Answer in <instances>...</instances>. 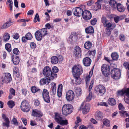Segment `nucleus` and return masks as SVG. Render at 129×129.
<instances>
[{"instance_id": "nucleus-56", "label": "nucleus", "mask_w": 129, "mask_h": 129, "mask_svg": "<svg viewBox=\"0 0 129 129\" xmlns=\"http://www.w3.org/2000/svg\"><path fill=\"white\" fill-rule=\"evenodd\" d=\"M104 59L106 61L108 62L111 64H112L113 62V60H110L109 59V58L107 57H105L104 58Z\"/></svg>"}, {"instance_id": "nucleus-22", "label": "nucleus", "mask_w": 129, "mask_h": 129, "mask_svg": "<svg viewBox=\"0 0 129 129\" xmlns=\"http://www.w3.org/2000/svg\"><path fill=\"white\" fill-rule=\"evenodd\" d=\"M12 60L14 65L17 64L19 63L20 60L19 56H16L14 57V55H12L11 56Z\"/></svg>"}, {"instance_id": "nucleus-50", "label": "nucleus", "mask_w": 129, "mask_h": 129, "mask_svg": "<svg viewBox=\"0 0 129 129\" xmlns=\"http://www.w3.org/2000/svg\"><path fill=\"white\" fill-rule=\"evenodd\" d=\"M97 19L96 18H94L92 19L91 21V23L93 25H95L97 21Z\"/></svg>"}, {"instance_id": "nucleus-7", "label": "nucleus", "mask_w": 129, "mask_h": 129, "mask_svg": "<svg viewBox=\"0 0 129 129\" xmlns=\"http://www.w3.org/2000/svg\"><path fill=\"white\" fill-rule=\"evenodd\" d=\"M109 4L113 9H114L117 8L119 11L121 12V4H117V2L114 0H110Z\"/></svg>"}, {"instance_id": "nucleus-60", "label": "nucleus", "mask_w": 129, "mask_h": 129, "mask_svg": "<svg viewBox=\"0 0 129 129\" xmlns=\"http://www.w3.org/2000/svg\"><path fill=\"white\" fill-rule=\"evenodd\" d=\"M88 53L90 55H92L93 56H94L95 55V50H94L93 51H88Z\"/></svg>"}, {"instance_id": "nucleus-27", "label": "nucleus", "mask_w": 129, "mask_h": 129, "mask_svg": "<svg viewBox=\"0 0 129 129\" xmlns=\"http://www.w3.org/2000/svg\"><path fill=\"white\" fill-rule=\"evenodd\" d=\"M51 91H52V93L55 94L56 91V84L54 82H52L51 83Z\"/></svg>"}, {"instance_id": "nucleus-47", "label": "nucleus", "mask_w": 129, "mask_h": 129, "mask_svg": "<svg viewBox=\"0 0 129 129\" xmlns=\"http://www.w3.org/2000/svg\"><path fill=\"white\" fill-rule=\"evenodd\" d=\"M42 96L49 95V92L47 89H43L42 93Z\"/></svg>"}, {"instance_id": "nucleus-10", "label": "nucleus", "mask_w": 129, "mask_h": 129, "mask_svg": "<svg viewBox=\"0 0 129 129\" xmlns=\"http://www.w3.org/2000/svg\"><path fill=\"white\" fill-rule=\"evenodd\" d=\"M94 91L97 93L103 94L106 91L105 87L102 85H99L96 86L94 89Z\"/></svg>"}, {"instance_id": "nucleus-42", "label": "nucleus", "mask_w": 129, "mask_h": 129, "mask_svg": "<svg viewBox=\"0 0 129 129\" xmlns=\"http://www.w3.org/2000/svg\"><path fill=\"white\" fill-rule=\"evenodd\" d=\"M111 23L110 22H108L106 24L104 25V27H107L106 29H113L112 28Z\"/></svg>"}, {"instance_id": "nucleus-13", "label": "nucleus", "mask_w": 129, "mask_h": 129, "mask_svg": "<svg viewBox=\"0 0 129 129\" xmlns=\"http://www.w3.org/2000/svg\"><path fill=\"white\" fill-rule=\"evenodd\" d=\"M73 52L74 56L78 58L81 55V50L80 48L78 46H76L74 48Z\"/></svg>"}, {"instance_id": "nucleus-46", "label": "nucleus", "mask_w": 129, "mask_h": 129, "mask_svg": "<svg viewBox=\"0 0 129 129\" xmlns=\"http://www.w3.org/2000/svg\"><path fill=\"white\" fill-rule=\"evenodd\" d=\"M75 92L76 96H79L81 95V90L79 89H77L75 90Z\"/></svg>"}, {"instance_id": "nucleus-26", "label": "nucleus", "mask_w": 129, "mask_h": 129, "mask_svg": "<svg viewBox=\"0 0 129 129\" xmlns=\"http://www.w3.org/2000/svg\"><path fill=\"white\" fill-rule=\"evenodd\" d=\"M92 45V44L91 42L88 41L85 43L84 47L86 49L88 50L91 47Z\"/></svg>"}, {"instance_id": "nucleus-25", "label": "nucleus", "mask_w": 129, "mask_h": 129, "mask_svg": "<svg viewBox=\"0 0 129 129\" xmlns=\"http://www.w3.org/2000/svg\"><path fill=\"white\" fill-rule=\"evenodd\" d=\"M86 33L87 34H92L94 33V29L92 26H89L85 29Z\"/></svg>"}, {"instance_id": "nucleus-12", "label": "nucleus", "mask_w": 129, "mask_h": 129, "mask_svg": "<svg viewBox=\"0 0 129 129\" xmlns=\"http://www.w3.org/2000/svg\"><path fill=\"white\" fill-rule=\"evenodd\" d=\"M74 15L76 16H80L82 15L83 12V10L80 7H77L74 8L73 10Z\"/></svg>"}, {"instance_id": "nucleus-11", "label": "nucleus", "mask_w": 129, "mask_h": 129, "mask_svg": "<svg viewBox=\"0 0 129 129\" xmlns=\"http://www.w3.org/2000/svg\"><path fill=\"white\" fill-rule=\"evenodd\" d=\"M66 97L68 101L73 100L74 98L75 94L74 92L72 90H69L67 92Z\"/></svg>"}, {"instance_id": "nucleus-63", "label": "nucleus", "mask_w": 129, "mask_h": 129, "mask_svg": "<svg viewBox=\"0 0 129 129\" xmlns=\"http://www.w3.org/2000/svg\"><path fill=\"white\" fill-rule=\"evenodd\" d=\"M61 19L59 18H57L55 19H54L53 21L55 22H60L61 20Z\"/></svg>"}, {"instance_id": "nucleus-18", "label": "nucleus", "mask_w": 129, "mask_h": 129, "mask_svg": "<svg viewBox=\"0 0 129 129\" xmlns=\"http://www.w3.org/2000/svg\"><path fill=\"white\" fill-rule=\"evenodd\" d=\"M51 80V79L48 77H47L46 78H43L40 80L39 83L41 85H43L45 84L48 85L50 82Z\"/></svg>"}, {"instance_id": "nucleus-64", "label": "nucleus", "mask_w": 129, "mask_h": 129, "mask_svg": "<svg viewBox=\"0 0 129 129\" xmlns=\"http://www.w3.org/2000/svg\"><path fill=\"white\" fill-rule=\"evenodd\" d=\"M63 86L61 84H60L58 86V88L57 89L58 90L62 91V88Z\"/></svg>"}, {"instance_id": "nucleus-24", "label": "nucleus", "mask_w": 129, "mask_h": 129, "mask_svg": "<svg viewBox=\"0 0 129 129\" xmlns=\"http://www.w3.org/2000/svg\"><path fill=\"white\" fill-rule=\"evenodd\" d=\"M5 80L7 83L10 82L12 80V78L10 74L9 73L5 74Z\"/></svg>"}, {"instance_id": "nucleus-54", "label": "nucleus", "mask_w": 129, "mask_h": 129, "mask_svg": "<svg viewBox=\"0 0 129 129\" xmlns=\"http://www.w3.org/2000/svg\"><path fill=\"white\" fill-rule=\"evenodd\" d=\"M34 105L36 106H38L39 105L40 103L38 100H36L34 101Z\"/></svg>"}, {"instance_id": "nucleus-40", "label": "nucleus", "mask_w": 129, "mask_h": 129, "mask_svg": "<svg viewBox=\"0 0 129 129\" xmlns=\"http://www.w3.org/2000/svg\"><path fill=\"white\" fill-rule=\"evenodd\" d=\"M5 48L9 52H11V45L9 43H8L5 44Z\"/></svg>"}, {"instance_id": "nucleus-35", "label": "nucleus", "mask_w": 129, "mask_h": 129, "mask_svg": "<svg viewBox=\"0 0 129 129\" xmlns=\"http://www.w3.org/2000/svg\"><path fill=\"white\" fill-rule=\"evenodd\" d=\"M111 57L113 60H117L119 56L117 53L114 52L112 53Z\"/></svg>"}, {"instance_id": "nucleus-15", "label": "nucleus", "mask_w": 129, "mask_h": 129, "mask_svg": "<svg viewBox=\"0 0 129 129\" xmlns=\"http://www.w3.org/2000/svg\"><path fill=\"white\" fill-rule=\"evenodd\" d=\"M83 104L82 103L80 107V109L82 110V112L83 114H86L89 112L90 109V106L89 105L86 104L84 108H83Z\"/></svg>"}, {"instance_id": "nucleus-36", "label": "nucleus", "mask_w": 129, "mask_h": 129, "mask_svg": "<svg viewBox=\"0 0 129 129\" xmlns=\"http://www.w3.org/2000/svg\"><path fill=\"white\" fill-rule=\"evenodd\" d=\"M75 79V84H80L81 82V80L80 76H76L74 77Z\"/></svg>"}, {"instance_id": "nucleus-59", "label": "nucleus", "mask_w": 129, "mask_h": 129, "mask_svg": "<svg viewBox=\"0 0 129 129\" xmlns=\"http://www.w3.org/2000/svg\"><path fill=\"white\" fill-rule=\"evenodd\" d=\"M39 17H35L34 20V22L35 23H36L37 22V20L38 22H39L40 21V19Z\"/></svg>"}, {"instance_id": "nucleus-1", "label": "nucleus", "mask_w": 129, "mask_h": 129, "mask_svg": "<svg viewBox=\"0 0 129 129\" xmlns=\"http://www.w3.org/2000/svg\"><path fill=\"white\" fill-rule=\"evenodd\" d=\"M51 71V68L46 66L43 69V74L45 77H48L52 80L57 77V75L53 74Z\"/></svg>"}, {"instance_id": "nucleus-38", "label": "nucleus", "mask_w": 129, "mask_h": 129, "mask_svg": "<svg viewBox=\"0 0 129 129\" xmlns=\"http://www.w3.org/2000/svg\"><path fill=\"white\" fill-rule=\"evenodd\" d=\"M51 71L53 74L57 75L56 74V73H57L58 72V69L56 67L54 66L51 69Z\"/></svg>"}, {"instance_id": "nucleus-5", "label": "nucleus", "mask_w": 129, "mask_h": 129, "mask_svg": "<svg viewBox=\"0 0 129 129\" xmlns=\"http://www.w3.org/2000/svg\"><path fill=\"white\" fill-rule=\"evenodd\" d=\"M110 74L112 78L115 79H118L120 75V70L117 68H114L111 70Z\"/></svg>"}, {"instance_id": "nucleus-23", "label": "nucleus", "mask_w": 129, "mask_h": 129, "mask_svg": "<svg viewBox=\"0 0 129 129\" xmlns=\"http://www.w3.org/2000/svg\"><path fill=\"white\" fill-rule=\"evenodd\" d=\"M32 115L33 116H36V117H41L43 116L42 113L41 111L37 110L36 111H34L33 110Z\"/></svg>"}, {"instance_id": "nucleus-31", "label": "nucleus", "mask_w": 129, "mask_h": 129, "mask_svg": "<svg viewBox=\"0 0 129 129\" xmlns=\"http://www.w3.org/2000/svg\"><path fill=\"white\" fill-rule=\"evenodd\" d=\"M108 102L109 105L112 106L115 105L116 103L115 100L113 98H109Z\"/></svg>"}, {"instance_id": "nucleus-52", "label": "nucleus", "mask_w": 129, "mask_h": 129, "mask_svg": "<svg viewBox=\"0 0 129 129\" xmlns=\"http://www.w3.org/2000/svg\"><path fill=\"white\" fill-rule=\"evenodd\" d=\"M13 37L14 39L17 40L19 38V35L18 33H16L13 35Z\"/></svg>"}, {"instance_id": "nucleus-58", "label": "nucleus", "mask_w": 129, "mask_h": 129, "mask_svg": "<svg viewBox=\"0 0 129 129\" xmlns=\"http://www.w3.org/2000/svg\"><path fill=\"white\" fill-rule=\"evenodd\" d=\"M34 13V11L30 10L28 12L27 14L28 15H33Z\"/></svg>"}, {"instance_id": "nucleus-34", "label": "nucleus", "mask_w": 129, "mask_h": 129, "mask_svg": "<svg viewBox=\"0 0 129 129\" xmlns=\"http://www.w3.org/2000/svg\"><path fill=\"white\" fill-rule=\"evenodd\" d=\"M82 16H92V15L89 11L85 10L83 11L82 14Z\"/></svg>"}, {"instance_id": "nucleus-21", "label": "nucleus", "mask_w": 129, "mask_h": 129, "mask_svg": "<svg viewBox=\"0 0 129 129\" xmlns=\"http://www.w3.org/2000/svg\"><path fill=\"white\" fill-rule=\"evenodd\" d=\"M124 92L125 93L124 101L126 103L129 104V88H127Z\"/></svg>"}, {"instance_id": "nucleus-6", "label": "nucleus", "mask_w": 129, "mask_h": 129, "mask_svg": "<svg viewBox=\"0 0 129 129\" xmlns=\"http://www.w3.org/2000/svg\"><path fill=\"white\" fill-rule=\"evenodd\" d=\"M21 110L24 112H28L30 110V107L27 101L24 100L22 102L20 106Z\"/></svg>"}, {"instance_id": "nucleus-30", "label": "nucleus", "mask_w": 129, "mask_h": 129, "mask_svg": "<svg viewBox=\"0 0 129 129\" xmlns=\"http://www.w3.org/2000/svg\"><path fill=\"white\" fill-rule=\"evenodd\" d=\"M13 74L16 77L18 78L20 74L19 72V69L17 67H15L13 69Z\"/></svg>"}, {"instance_id": "nucleus-16", "label": "nucleus", "mask_w": 129, "mask_h": 129, "mask_svg": "<svg viewBox=\"0 0 129 129\" xmlns=\"http://www.w3.org/2000/svg\"><path fill=\"white\" fill-rule=\"evenodd\" d=\"M91 60L88 57L84 58L83 60V63L84 65L86 67L89 66L91 63Z\"/></svg>"}, {"instance_id": "nucleus-2", "label": "nucleus", "mask_w": 129, "mask_h": 129, "mask_svg": "<svg viewBox=\"0 0 129 129\" xmlns=\"http://www.w3.org/2000/svg\"><path fill=\"white\" fill-rule=\"evenodd\" d=\"M47 30L46 28H42L36 31L35 33V37L37 40L41 41L47 34Z\"/></svg>"}, {"instance_id": "nucleus-51", "label": "nucleus", "mask_w": 129, "mask_h": 129, "mask_svg": "<svg viewBox=\"0 0 129 129\" xmlns=\"http://www.w3.org/2000/svg\"><path fill=\"white\" fill-rule=\"evenodd\" d=\"M13 53L16 55L20 53L19 51L17 48H14L13 50Z\"/></svg>"}, {"instance_id": "nucleus-29", "label": "nucleus", "mask_w": 129, "mask_h": 129, "mask_svg": "<svg viewBox=\"0 0 129 129\" xmlns=\"http://www.w3.org/2000/svg\"><path fill=\"white\" fill-rule=\"evenodd\" d=\"M51 61L52 64H56L58 63V59L56 56H53L51 58Z\"/></svg>"}, {"instance_id": "nucleus-28", "label": "nucleus", "mask_w": 129, "mask_h": 129, "mask_svg": "<svg viewBox=\"0 0 129 129\" xmlns=\"http://www.w3.org/2000/svg\"><path fill=\"white\" fill-rule=\"evenodd\" d=\"M31 90L33 93H34L37 92H42L41 89L38 87L35 86H33L31 88Z\"/></svg>"}, {"instance_id": "nucleus-39", "label": "nucleus", "mask_w": 129, "mask_h": 129, "mask_svg": "<svg viewBox=\"0 0 129 129\" xmlns=\"http://www.w3.org/2000/svg\"><path fill=\"white\" fill-rule=\"evenodd\" d=\"M59 124L62 126H64L67 125L68 124V121L67 120H63L62 119L59 123Z\"/></svg>"}, {"instance_id": "nucleus-53", "label": "nucleus", "mask_w": 129, "mask_h": 129, "mask_svg": "<svg viewBox=\"0 0 129 129\" xmlns=\"http://www.w3.org/2000/svg\"><path fill=\"white\" fill-rule=\"evenodd\" d=\"M10 93L13 95V96H14L15 94V90L13 88H11L10 90Z\"/></svg>"}, {"instance_id": "nucleus-19", "label": "nucleus", "mask_w": 129, "mask_h": 129, "mask_svg": "<svg viewBox=\"0 0 129 129\" xmlns=\"http://www.w3.org/2000/svg\"><path fill=\"white\" fill-rule=\"evenodd\" d=\"M95 119L97 120H101L103 117V114L101 112L98 111L95 112Z\"/></svg>"}, {"instance_id": "nucleus-3", "label": "nucleus", "mask_w": 129, "mask_h": 129, "mask_svg": "<svg viewBox=\"0 0 129 129\" xmlns=\"http://www.w3.org/2000/svg\"><path fill=\"white\" fill-rule=\"evenodd\" d=\"M73 107L70 104H65L62 107V114L67 116L70 114L72 112Z\"/></svg>"}, {"instance_id": "nucleus-4", "label": "nucleus", "mask_w": 129, "mask_h": 129, "mask_svg": "<svg viewBox=\"0 0 129 129\" xmlns=\"http://www.w3.org/2000/svg\"><path fill=\"white\" fill-rule=\"evenodd\" d=\"M83 72V70L81 66L79 65L75 66L72 68V72L73 77L80 76Z\"/></svg>"}, {"instance_id": "nucleus-9", "label": "nucleus", "mask_w": 129, "mask_h": 129, "mask_svg": "<svg viewBox=\"0 0 129 129\" xmlns=\"http://www.w3.org/2000/svg\"><path fill=\"white\" fill-rule=\"evenodd\" d=\"M78 39L77 36L75 33H73L67 39L68 42L72 44L76 43Z\"/></svg>"}, {"instance_id": "nucleus-44", "label": "nucleus", "mask_w": 129, "mask_h": 129, "mask_svg": "<svg viewBox=\"0 0 129 129\" xmlns=\"http://www.w3.org/2000/svg\"><path fill=\"white\" fill-rule=\"evenodd\" d=\"M8 105L9 108H12L15 104H14V102L12 101H9L8 102Z\"/></svg>"}, {"instance_id": "nucleus-14", "label": "nucleus", "mask_w": 129, "mask_h": 129, "mask_svg": "<svg viewBox=\"0 0 129 129\" xmlns=\"http://www.w3.org/2000/svg\"><path fill=\"white\" fill-rule=\"evenodd\" d=\"M94 83V80H92L90 83V85L89 88V93L88 95V96L86 98V101H89L92 99V93L90 91L91 90L92 87H93Z\"/></svg>"}, {"instance_id": "nucleus-45", "label": "nucleus", "mask_w": 129, "mask_h": 129, "mask_svg": "<svg viewBox=\"0 0 129 129\" xmlns=\"http://www.w3.org/2000/svg\"><path fill=\"white\" fill-rule=\"evenodd\" d=\"M25 36L27 40H31L33 38L32 36L30 33H27L25 35Z\"/></svg>"}, {"instance_id": "nucleus-8", "label": "nucleus", "mask_w": 129, "mask_h": 129, "mask_svg": "<svg viewBox=\"0 0 129 129\" xmlns=\"http://www.w3.org/2000/svg\"><path fill=\"white\" fill-rule=\"evenodd\" d=\"M101 70L103 74L105 76L107 77L110 74L109 66L106 64H103Z\"/></svg>"}, {"instance_id": "nucleus-49", "label": "nucleus", "mask_w": 129, "mask_h": 129, "mask_svg": "<svg viewBox=\"0 0 129 129\" xmlns=\"http://www.w3.org/2000/svg\"><path fill=\"white\" fill-rule=\"evenodd\" d=\"M4 120L6 122V123H3L4 125L6 126L7 127H8L9 126V119L8 118H7L4 119Z\"/></svg>"}, {"instance_id": "nucleus-33", "label": "nucleus", "mask_w": 129, "mask_h": 129, "mask_svg": "<svg viewBox=\"0 0 129 129\" xmlns=\"http://www.w3.org/2000/svg\"><path fill=\"white\" fill-rule=\"evenodd\" d=\"M103 124L107 127H109L110 126V121L109 120L106 119H104L103 121Z\"/></svg>"}, {"instance_id": "nucleus-61", "label": "nucleus", "mask_w": 129, "mask_h": 129, "mask_svg": "<svg viewBox=\"0 0 129 129\" xmlns=\"http://www.w3.org/2000/svg\"><path fill=\"white\" fill-rule=\"evenodd\" d=\"M22 94L24 95V96H25L27 93L26 90L25 89H22Z\"/></svg>"}, {"instance_id": "nucleus-57", "label": "nucleus", "mask_w": 129, "mask_h": 129, "mask_svg": "<svg viewBox=\"0 0 129 129\" xmlns=\"http://www.w3.org/2000/svg\"><path fill=\"white\" fill-rule=\"evenodd\" d=\"M21 120L25 125H26L27 124V120L25 118H22Z\"/></svg>"}, {"instance_id": "nucleus-48", "label": "nucleus", "mask_w": 129, "mask_h": 129, "mask_svg": "<svg viewBox=\"0 0 129 129\" xmlns=\"http://www.w3.org/2000/svg\"><path fill=\"white\" fill-rule=\"evenodd\" d=\"M124 117H128L129 118V113H127L126 111L121 112V116Z\"/></svg>"}, {"instance_id": "nucleus-41", "label": "nucleus", "mask_w": 129, "mask_h": 129, "mask_svg": "<svg viewBox=\"0 0 129 129\" xmlns=\"http://www.w3.org/2000/svg\"><path fill=\"white\" fill-rule=\"evenodd\" d=\"M10 37V35L8 33L5 34L4 36V41L5 42L8 41Z\"/></svg>"}, {"instance_id": "nucleus-43", "label": "nucleus", "mask_w": 129, "mask_h": 129, "mask_svg": "<svg viewBox=\"0 0 129 129\" xmlns=\"http://www.w3.org/2000/svg\"><path fill=\"white\" fill-rule=\"evenodd\" d=\"M101 21L104 25L108 23V20L106 17H102L101 18Z\"/></svg>"}, {"instance_id": "nucleus-62", "label": "nucleus", "mask_w": 129, "mask_h": 129, "mask_svg": "<svg viewBox=\"0 0 129 129\" xmlns=\"http://www.w3.org/2000/svg\"><path fill=\"white\" fill-rule=\"evenodd\" d=\"M125 120L127 122V123L126 124V127H129V118H126Z\"/></svg>"}, {"instance_id": "nucleus-17", "label": "nucleus", "mask_w": 129, "mask_h": 129, "mask_svg": "<svg viewBox=\"0 0 129 129\" xmlns=\"http://www.w3.org/2000/svg\"><path fill=\"white\" fill-rule=\"evenodd\" d=\"M13 22L11 19H9L8 21H7L3 25H2L0 27V28L1 29H6L9 27L12 24Z\"/></svg>"}, {"instance_id": "nucleus-20", "label": "nucleus", "mask_w": 129, "mask_h": 129, "mask_svg": "<svg viewBox=\"0 0 129 129\" xmlns=\"http://www.w3.org/2000/svg\"><path fill=\"white\" fill-rule=\"evenodd\" d=\"M93 71L91 70L89 72V75L86 76L85 78L87 87H88L89 84V81L90 80V78L92 75Z\"/></svg>"}, {"instance_id": "nucleus-55", "label": "nucleus", "mask_w": 129, "mask_h": 129, "mask_svg": "<svg viewBox=\"0 0 129 129\" xmlns=\"http://www.w3.org/2000/svg\"><path fill=\"white\" fill-rule=\"evenodd\" d=\"M30 46L31 49L35 48L36 47L35 43L34 42H31L30 44Z\"/></svg>"}, {"instance_id": "nucleus-37", "label": "nucleus", "mask_w": 129, "mask_h": 129, "mask_svg": "<svg viewBox=\"0 0 129 129\" xmlns=\"http://www.w3.org/2000/svg\"><path fill=\"white\" fill-rule=\"evenodd\" d=\"M42 96L45 102L47 103H50V99L49 97V95L43 96Z\"/></svg>"}, {"instance_id": "nucleus-32", "label": "nucleus", "mask_w": 129, "mask_h": 129, "mask_svg": "<svg viewBox=\"0 0 129 129\" xmlns=\"http://www.w3.org/2000/svg\"><path fill=\"white\" fill-rule=\"evenodd\" d=\"M62 119V118L60 117L59 115L57 113H56L55 116V120L58 123Z\"/></svg>"}]
</instances>
